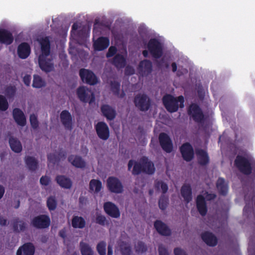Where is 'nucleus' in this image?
Instances as JSON below:
<instances>
[{
  "instance_id": "f257e3e1",
  "label": "nucleus",
  "mask_w": 255,
  "mask_h": 255,
  "mask_svg": "<svg viewBox=\"0 0 255 255\" xmlns=\"http://www.w3.org/2000/svg\"><path fill=\"white\" fill-rule=\"evenodd\" d=\"M162 102L166 110L171 113L177 112L179 107L183 108L184 107L183 96L175 98L170 94H166L163 97Z\"/></svg>"
},
{
  "instance_id": "f03ea898",
  "label": "nucleus",
  "mask_w": 255,
  "mask_h": 255,
  "mask_svg": "<svg viewBox=\"0 0 255 255\" xmlns=\"http://www.w3.org/2000/svg\"><path fill=\"white\" fill-rule=\"evenodd\" d=\"M187 112L188 114L192 117L195 123L203 126L206 118L199 105L192 104L189 107Z\"/></svg>"
},
{
  "instance_id": "7ed1b4c3",
  "label": "nucleus",
  "mask_w": 255,
  "mask_h": 255,
  "mask_svg": "<svg viewBox=\"0 0 255 255\" xmlns=\"http://www.w3.org/2000/svg\"><path fill=\"white\" fill-rule=\"evenodd\" d=\"M133 103L136 108L142 112L147 111L151 107V100L145 94H138L134 98Z\"/></svg>"
},
{
  "instance_id": "20e7f679",
  "label": "nucleus",
  "mask_w": 255,
  "mask_h": 255,
  "mask_svg": "<svg viewBox=\"0 0 255 255\" xmlns=\"http://www.w3.org/2000/svg\"><path fill=\"white\" fill-rule=\"evenodd\" d=\"M147 48L151 56L156 59L160 58L163 54L161 43L156 38H151L148 42Z\"/></svg>"
},
{
  "instance_id": "39448f33",
  "label": "nucleus",
  "mask_w": 255,
  "mask_h": 255,
  "mask_svg": "<svg viewBox=\"0 0 255 255\" xmlns=\"http://www.w3.org/2000/svg\"><path fill=\"white\" fill-rule=\"evenodd\" d=\"M235 165L242 173L245 175H250L252 171V167L249 160L246 157L237 155L235 160Z\"/></svg>"
},
{
  "instance_id": "423d86ee",
  "label": "nucleus",
  "mask_w": 255,
  "mask_h": 255,
  "mask_svg": "<svg viewBox=\"0 0 255 255\" xmlns=\"http://www.w3.org/2000/svg\"><path fill=\"white\" fill-rule=\"evenodd\" d=\"M77 95L79 99L84 103H93L95 100L94 93L85 87H79L77 90Z\"/></svg>"
},
{
  "instance_id": "0eeeda50",
  "label": "nucleus",
  "mask_w": 255,
  "mask_h": 255,
  "mask_svg": "<svg viewBox=\"0 0 255 255\" xmlns=\"http://www.w3.org/2000/svg\"><path fill=\"white\" fill-rule=\"evenodd\" d=\"M107 184L108 190L112 193L119 194L124 191L123 185L117 177H109L107 179Z\"/></svg>"
},
{
  "instance_id": "6e6552de",
  "label": "nucleus",
  "mask_w": 255,
  "mask_h": 255,
  "mask_svg": "<svg viewBox=\"0 0 255 255\" xmlns=\"http://www.w3.org/2000/svg\"><path fill=\"white\" fill-rule=\"evenodd\" d=\"M79 75L83 82L90 85H94L98 82L96 75L90 70L86 69H80Z\"/></svg>"
},
{
  "instance_id": "1a4fd4ad",
  "label": "nucleus",
  "mask_w": 255,
  "mask_h": 255,
  "mask_svg": "<svg viewBox=\"0 0 255 255\" xmlns=\"http://www.w3.org/2000/svg\"><path fill=\"white\" fill-rule=\"evenodd\" d=\"M160 145L163 150L167 153H170L173 149L172 141L170 136L165 132H161L158 135Z\"/></svg>"
},
{
  "instance_id": "9d476101",
  "label": "nucleus",
  "mask_w": 255,
  "mask_h": 255,
  "mask_svg": "<svg viewBox=\"0 0 255 255\" xmlns=\"http://www.w3.org/2000/svg\"><path fill=\"white\" fill-rule=\"evenodd\" d=\"M95 129L98 137L103 140H107L110 137V129L107 124L104 122H99L95 126Z\"/></svg>"
},
{
  "instance_id": "9b49d317",
  "label": "nucleus",
  "mask_w": 255,
  "mask_h": 255,
  "mask_svg": "<svg viewBox=\"0 0 255 255\" xmlns=\"http://www.w3.org/2000/svg\"><path fill=\"white\" fill-rule=\"evenodd\" d=\"M47 56L39 55L38 64L40 69L46 73L50 72L54 70V66L52 58H47Z\"/></svg>"
},
{
  "instance_id": "f8f14e48",
  "label": "nucleus",
  "mask_w": 255,
  "mask_h": 255,
  "mask_svg": "<svg viewBox=\"0 0 255 255\" xmlns=\"http://www.w3.org/2000/svg\"><path fill=\"white\" fill-rule=\"evenodd\" d=\"M104 210L109 216L114 218H118L121 213L118 207L112 202L108 201L104 203Z\"/></svg>"
},
{
  "instance_id": "ddd939ff",
  "label": "nucleus",
  "mask_w": 255,
  "mask_h": 255,
  "mask_svg": "<svg viewBox=\"0 0 255 255\" xmlns=\"http://www.w3.org/2000/svg\"><path fill=\"white\" fill-rule=\"evenodd\" d=\"M180 150L184 160L188 162L193 159L194 155V149L190 143H183L180 147Z\"/></svg>"
},
{
  "instance_id": "4468645a",
  "label": "nucleus",
  "mask_w": 255,
  "mask_h": 255,
  "mask_svg": "<svg viewBox=\"0 0 255 255\" xmlns=\"http://www.w3.org/2000/svg\"><path fill=\"white\" fill-rule=\"evenodd\" d=\"M61 122L65 129L71 130L73 128L72 117L67 110H63L60 115Z\"/></svg>"
},
{
  "instance_id": "2eb2a0df",
  "label": "nucleus",
  "mask_w": 255,
  "mask_h": 255,
  "mask_svg": "<svg viewBox=\"0 0 255 255\" xmlns=\"http://www.w3.org/2000/svg\"><path fill=\"white\" fill-rule=\"evenodd\" d=\"M138 69L142 76L149 75L152 71V64L149 60L144 59L141 61L138 65Z\"/></svg>"
},
{
  "instance_id": "dca6fc26",
  "label": "nucleus",
  "mask_w": 255,
  "mask_h": 255,
  "mask_svg": "<svg viewBox=\"0 0 255 255\" xmlns=\"http://www.w3.org/2000/svg\"><path fill=\"white\" fill-rule=\"evenodd\" d=\"M142 167V173L149 175L153 174L155 171L154 164L148 157L143 156L140 158Z\"/></svg>"
},
{
  "instance_id": "f3484780",
  "label": "nucleus",
  "mask_w": 255,
  "mask_h": 255,
  "mask_svg": "<svg viewBox=\"0 0 255 255\" xmlns=\"http://www.w3.org/2000/svg\"><path fill=\"white\" fill-rule=\"evenodd\" d=\"M101 111L103 116L109 121L114 120L117 115L116 110L107 104H104L101 106Z\"/></svg>"
},
{
  "instance_id": "a211bd4d",
  "label": "nucleus",
  "mask_w": 255,
  "mask_h": 255,
  "mask_svg": "<svg viewBox=\"0 0 255 255\" xmlns=\"http://www.w3.org/2000/svg\"><path fill=\"white\" fill-rule=\"evenodd\" d=\"M196 203L199 214L202 216H205L207 213L208 209L204 196L202 195H198L196 198Z\"/></svg>"
},
{
  "instance_id": "6ab92c4d",
  "label": "nucleus",
  "mask_w": 255,
  "mask_h": 255,
  "mask_svg": "<svg viewBox=\"0 0 255 255\" xmlns=\"http://www.w3.org/2000/svg\"><path fill=\"white\" fill-rule=\"evenodd\" d=\"M13 118L16 124L24 127L26 124V117L23 112L19 108H14L12 111Z\"/></svg>"
},
{
  "instance_id": "aec40b11",
  "label": "nucleus",
  "mask_w": 255,
  "mask_h": 255,
  "mask_svg": "<svg viewBox=\"0 0 255 255\" xmlns=\"http://www.w3.org/2000/svg\"><path fill=\"white\" fill-rule=\"evenodd\" d=\"M110 40L108 37L101 36L99 37L94 43L93 46L95 50L102 51L108 47Z\"/></svg>"
},
{
  "instance_id": "412c9836",
  "label": "nucleus",
  "mask_w": 255,
  "mask_h": 255,
  "mask_svg": "<svg viewBox=\"0 0 255 255\" xmlns=\"http://www.w3.org/2000/svg\"><path fill=\"white\" fill-rule=\"evenodd\" d=\"M68 161L73 166L78 168H84L86 165L85 161L79 155H70L68 157Z\"/></svg>"
},
{
  "instance_id": "4be33fe9",
  "label": "nucleus",
  "mask_w": 255,
  "mask_h": 255,
  "mask_svg": "<svg viewBox=\"0 0 255 255\" xmlns=\"http://www.w3.org/2000/svg\"><path fill=\"white\" fill-rule=\"evenodd\" d=\"M111 63L118 69L124 68L127 64L126 57L121 54H116L111 60Z\"/></svg>"
},
{
  "instance_id": "5701e85b",
  "label": "nucleus",
  "mask_w": 255,
  "mask_h": 255,
  "mask_svg": "<svg viewBox=\"0 0 255 255\" xmlns=\"http://www.w3.org/2000/svg\"><path fill=\"white\" fill-rule=\"evenodd\" d=\"M41 46L40 55L49 56L50 52V42L49 36H45L39 40Z\"/></svg>"
},
{
  "instance_id": "b1692460",
  "label": "nucleus",
  "mask_w": 255,
  "mask_h": 255,
  "mask_svg": "<svg viewBox=\"0 0 255 255\" xmlns=\"http://www.w3.org/2000/svg\"><path fill=\"white\" fill-rule=\"evenodd\" d=\"M30 53V47L29 45L26 42L20 44L17 48V54L19 58L26 59Z\"/></svg>"
},
{
  "instance_id": "393cba45",
  "label": "nucleus",
  "mask_w": 255,
  "mask_h": 255,
  "mask_svg": "<svg viewBox=\"0 0 255 255\" xmlns=\"http://www.w3.org/2000/svg\"><path fill=\"white\" fill-rule=\"evenodd\" d=\"M13 37L12 33L4 29H0V42L9 45L13 42Z\"/></svg>"
},
{
  "instance_id": "a878e982",
  "label": "nucleus",
  "mask_w": 255,
  "mask_h": 255,
  "mask_svg": "<svg viewBox=\"0 0 255 255\" xmlns=\"http://www.w3.org/2000/svg\"><path fill=\"white\" fill-rule=\"evenodd\" d=\"M133 166L132 170V174L133 175H137L142 172V167L141 162L135 161L133 160L130 159L129 160L128 164V170H130Z\"/></svg>"
},
{
  "instance_id": "bb28decb",
  "label": "nucleus",
  "mask_w": 255,
  "mask_h": 255,
  "mask_svg": "<svg viewBox=\"0 0 255 255\" xmlns=\"http://www.w3.org/2000/svg\"><path fill=\"white\" fill-rule=\"evenodd\" d=\"M34 251L33 245L31 243H26L18 249L16 255H33Z\"/></svg>"
},
{
  "instance_id": "cd10ccee",
  "label": "nucleus",
  "mask_w": 255,
  "mask_h": 255,
  "mask_svg": "<svg viewBox=\"0 0 255 255\" xmlns=\"http://www.w3.org/2000/svg\"><path fill=\"white\" fill-rule=\"evenodd\" d=\"M197 160L198 163L201 166H205L209 162V157L207 152L202 149H199L196 150Z\"/></svg>"
},
{
  "instance_id": "c85d7f7f",
  "label": "nucleus",
  "mask_w": 255,
  "mask_h": 255,
  "mask_svg": "<svg viewBox=\"0 0 255 255\" xmlns=\"http://www.w3.org/2000/svg\"><path fill=\"white\" fill-rule=\"evenodd\" d=\"M181 194L184 201L189 203L192 199V189L189 184H184L181 188Z\"/></svg>"
},
{
  "instance_id": "c756f323",
  "label": "nucleus",
  "mask_w": 255,
  "mask_h": 255,
  "mask_svg": "<svg viewBox=\"0 0 255 255\" xmlns=\"http://www.w3.org/2000/svg\"><path fill=\"white\" fill-rule=\"evenodd\" d=\"M55 180L59 186L63 188L70 189L72 187V181L64 175H57Z\"/></svg>"
},
{
  "instance_id": "7c9ffc66",
  "label": "nucleus",
  "mask_w": 255,
  "mask_h": 255,
  "mask_svg": "<svg viewBox=\"0 0 255 255\" xmlns=\"http://www.w3.org/2000/svg\"><path fill=\"white\" fill-rule=\"evenodd\" d=\"M216 187L220 195L226 196L228 191V186L226 183L225 179L219 177L216 182Z\"/></svg>"
},
{
  "instance_id": "2f4dec72",
  "label": "nucleus",
  "mask_w": 255,
  "mask_h": 255,
  "mask_svg": "<svg viewBox=\"0 0 255 255\" xmlns=\"http://www.w3.org/2000/svg\"><path fill=\"white\" fill-rule=\"evenodd\" d=\"M203 240L210 246H215L217 245V239L216 237L211 233L206 232L202 235Z\"/></svg>"
},
{
  "instance_id": "473e14b6",
  "label": "nucleus",
  "mask_w": 255,
  "mask_h": 255,
  "mask_svg": "<svg viewBox=\"0 0 255 255\" xmlns=\"http://www.w3.org/2000/svg\"><path fill=\"white\" fill-rule=\"evenodd\" d=\"M9 143L11 150L16 153H19L22 150L21 142L16 138L10 137L9 139Z\"/></svg>"
},
{
  "instance_id": "72a5a7b5",
  "label": "nucleus",
  "mask_w": 255,
  "mask_h": 255,
  "mask_svg": "<svg viewBox=\"0 0 255 255\" xmlns=\"http://www.w3.org/2000/svg\"><path fill=\"white\" fill-rule=\"evenodd\" d=\"M25 163L29 170L35 171L38 167L37 160L32 156H27L25 157Z\"/></svg>"
},
{
  "instance_id": "f704fd0d",
  "label": "nucleus",
  "mask_w": 255,
  "mask_h": 255,
  "mask_svg": "<svg viewBox=\"0 0 255 255\" xmlns=\"http://www.w3.org/2000/svg\"><path fill=\"white\" fill-rule=\"evenodd\" d=\"M65 157L66 154L62 152L59 153L58 155L55 153H49L47 155L48 161L53 164L59 162L60 158H65Z\"/></svg>"
},
{
  "instance_id": "c9c22d12",
  "label": "nucleus",
  "mask_w": 255,
  "mask_h": 255,
  "mask_svg": "<svg viewBox=\"0 0 255 255\" xmlns=\"http://www.w3.org/2000/svg\"><path fill=\"white\" fill-rule=\"evenodd\" d=\"M157 231L161 235L168 236L171 233L170 229L166 224H154Z\"/></svg>"
},
{
  "instance_id": "e433bc0d",
  "label": "nucleus",
  "mask_w": 255,
  "mask_h": 255,
  "mask_svg": "<svg viewBox=\"0 0 255 255\" xmlns=\"http://www.w3.org/2000/svg\"><path fill=\"white\" fill-rule=\"evenodd\" d=\"M80 248L82 255H94L93 251L87 243L81 242Z\"/></svg>"
},
{
  "instance_id": "4c0bfd02",
  "label": "nucleus",
  "mask_w": 255,
  "mask_h": 255,
  "mask_svg": "<svg viewBox=\"0 0 255 255\" xmlns=\"http://www.w3.org/2000/svg\"><path fill=\"white\" fill-rule=\"evenodd\" d=\"M46 85L45 81L39 75H34L32 87L35 88H40Z\"/></svg>"
},
{
  "instance_id": "58836bf2",
  "label": "nucleus",
  "mask_w": 255,
  "mask_h": 255,
  "mask_svg": "<svg viewBox=\"0 0 255 255\" xmlns=\"http://www.w3.org/2000/svg\"><path fill=\"white\" fill-rule=\"evenodd\" d=\"M102 184L101 181L97 179H92L89 184V188L91 190H94L95 192L98 193L101 190Z\"/></svg>"
},
{
  "instance_id": "ea45409f",
  "label": "nucleus",
  "mask_w": 255,
  "mask_h": 255,
  "mask_svg": "<svg viewBox=\"0 0 255 255\" xmlns=\"http://www.w3.org/2000/svg\"><path fill=\"white\" fill-rule=\"evenodd\" d=\"M31 223H50V219L47 215H40L34 217Z\"/></svg>"
},
{
  "instance_id": "a19ab883",
  "label": "nucleus",
  "mask_w": 255,
  "mask_h": 255,
  "mask_svg": "<svg viewBox=\"0 0 255 255\" xmlns=\"http://www.w3.org/2000/svg\"><path fill=\"white\" fill-rule=\"evenodd\" d=\"M154 187L158 191L159 190L160 187H161L163 194L166 193L168 189L167 184L162 181H156L154 184Z\"/></svg>"
},
{
  "instance_id": "79ce46f5",
  "label": "nucleus",
  "mask_w": 255,
  "mask_h": 255,
  "mask_svg": "<svg viewBox=\"0 0 255 255\" xmlns=\"http://www.w3.org/2000/svg\"><path fill=\"white\" fill-rule=\"evenodd\" d=\"M47 206L50 211L54 210L57 207V201L55 197L50 196L47 200Z\"/></svg>"
},
{
  "instance_id": "37998d69",
  "label": "nucleus",
  "mask_w": 255,
  "mask_h": 255,
  "mask_svg": "<svg viewBox=\"0 0 255 255\" xmlns=\"http://www.w3.org/2000/svg\"><path fill=\"white\" fill-rule=\"evenodd\" d=\"M168 204V198L164 195H162L158 201V206L159 208L162 210H165Z\"/></svg>"
},
{
  "instance_id": "c03bdc74",
  "label": "nucleus",
  "mask_w": 255,
  "mask_h": 255,
  "mask_svg": "<svg viewBox=\"0 0 255 255\" xmlns=\"http://www.w3.org/2000/svg\"><path fill=\"white\" fill-rule=\"evenodd\" d=\"M120 83L118 81H112L111 82V90L115 95L119 96L120 90Z\"/></svg>"
},
{
  "instance_id": "a18cd8bd",
  "label": "nucleus",
  "mask_w": 255,
  "mask_h": 255,
  "mask_svg": "<svg viewBox=\"0 0 255 255\" xmlns=\"http://www.w3.org/2000/svg\"><path fill=\"white\" fill-rule=\"evenodd\" d=\"M16 93V88L15 86H9L5 89V95L8 98H12L15 95Z\"/></svg>"
},
{
  "instance_id": "49530a36",
  "label": "nucleus",
  "mask_w": 255,
  "mask_h": 255,
  "mask_svg": "<svg viewBox=\"0 0 255 255\" xmlns=\"http://www.w3.org/2000/svg\"><path fill=\"white\" fill-rule=\"evenodd\" d=\"M120 249L121 253L123 255H130L131 253V249L129 246L124 242L122 243L120 245Z\"/></svg>"
},
{
  "instance_id": "de8ad7c7",
  "label": "nucleus",
  "mask_w": 255,
  "mask_h": 255,
  "mask_svg": "<svg viewBox=\"0 0 255 255\" xmlns=\"http://www.w3.org/2000/svg\"><path fill=\"white\" fill-rule=\"evenodd\" d=\"M8 108V103L6 98L0 95V110L5 111Z\"/></svg>"
},
{
  "instance_id": "09e8293b",
  "label": "nucleus",
  "mask_w": 255,
  "mask_h": 255,
  "mask_svg": "<svg viewBox=\"0 0 255 255\" xmlns=\"http://www.w3.org/2000/svg\"><path fill=\"white\" fill-rule=\"evenodd\" d=\"M29 120L31 127L34 129H37L39 125L37 116L34 114L30 115Z\"/></svg>"
},
{
  "instance_id": "8fccbe9b",
  "label": "nucleus",
  "mask_w": 255,
  "mask_h": 255,
  "mask_svg": "<svg viewBox=\"0 0 255 255\" xmlns=\"http://www.w3.org/2000/svg\"><path fill=\"white\" fill-rule=\"evenodd\" d=\"M106 243L104 242L99 243L97 247V251L100 255H106Z\"/></svg>"
},
{
  "instance_id": "3c124183",
  "label": "nucleus",
  "mask_w": 255,
  "mask_h": 255,
  "mask_svg": "<svg viewBox=\"0 0 255 255\" xmlns=\"http://www.w3.org/2000/svg\"><path fill=\"white\" fill-rule=\"evenodd\" d=\"M103 24L101 23L98 19H96L95 20L93 32L94 34H97L98 33L101 32V27L100 26H102Z\"/></svg>"
},
{
  "instance_id": "603ef678",
  "label": "nucleus",
  "mask_w": 255,
  "mask_h": 255,
  "mask_svg": "<svg viewBox=\"0 0 255 255\" xmlns=\"http://www.w3.org/2000/svg\"><path fill=\"white\" fill-rule=\"evenodd\" d=\"M146 251V247L144 244L141 242L138 243L135 246V251L138 254H141Z\"/></svg>"
},
{
  "instance_id": "864d4df0",
  "label": "nucleus",
  "mask_w": 255,
  "mask_h": 255,
  "mask_svg": "<svg viewBox=\"0 0 255 255\" xmlns=\"http://www.w3.org/2000/svg\"><path fill=\"white\" fill-rule=\"evenodd\" d=\"M117 52V48L116 47L112 46L109 48L108 51L106 54V56L107 58L113 57L116 54Z\"/></svg>"
},
{
  "instance_id": "5fc2aeb1",
  "label": "nucleus",
  "mask_w": 255,
  "mask_h": 255,
  "mask_svg": "<svg viewBox=\"0 0 255 255\" xmlns=\"http://www.w3.org/2000/svg\"><path fill=\"white\" fill-rule=\"evenodd\" d=\"M71 223H72V224H77V223L84 224V223H86V222L83 217L74 216L73 217Z\"/></svg>"
},
{
  "instance_id": "6e6d98bb",
  "label": "nucleus",
  "mask_w": 255,
  "mask_h": 255,
  "mask_svg": "<svg viewBox=\"0 0 255 255\" xmlns=\"http://www.w3.org/2000/svg\"><path fill=\"white\" fill-rule=\"evenodd\" d=\"M204 195H205V200H206L207 201H212V200H214L216 197H217V195L214 194V193H209L208 192H205V193H204Z\"/></svg>"
},
{
  "instance_id": "4d7b16f0",
  "label": "nucleus",
  "mask_w": 255,
  "mask_h": 255,
  "mask_svg": "<svg viewBox=\"0 0 255 255\" xmlns=\"http://www.w3.org/2000/svg\"><path fill=\"white\" fill-rule=\"evenodd\" d=\"M50 181V178L46 176H43L40 178V183L41 185L47 186Z\"/></svg>"
},
{
  "instance_id": "13d9d810",
  "label": "nucleus",
  "mask_w": 255,
  "mask_h": 255,
  "mask_svg": "<svg viewBox=\"0 0 255 255\" xmlns=\"http://www.w3.org/2000/svg\"><path fill=\"white\" fill-rule=\"evenodd\" d=\"M31 76L29 75H26L23 78V82L26 86H29L30 84Z\"/></svg>"
},
{
  "instance_id": "bf43d9fd",
  "label": "nucleus",
  "mask_w": 255,
  "mask_h": 255,
  "mask_svg": "<svg viewBox=\"0 0 255 255\" xmlns=\"http://www.w3.org/2000/svg\"><path fill=\"white\" fill-rule=\"evenodd\" d=\"M24 224H14L13 229L15 231L20 232L24 230Z\"/></svg>"
},
{
  "instance_id": "052dcab7",
  "label": "nucleus",
  "mask_w": 255,
  "mask_h": 255,
  "mask_svg": "<svg viewBox=\"0 0 255 255\" xmlns=\"http://www.w3.org/2000/svg\"><path fill=\"white\" fill-rule=\"evenodd\" d=\"M158 251L159 255H169L166 250L162 246L159 247Z\"/></svg>"
},
{
  "instance_id": "680f3d73",
  "label": "nucleus",
  "mask_w": 255,
  "mask_h": 255,
  "mask_svg": "<svg viewBox=\"0 0 255 255\" xmlns=\"http://www.w3.org/2000/svg\"><path fill=\"white\" fill-rule=\"evenodd\" d=\"M159 66L161 67H164L165 69H168L169 68V63L165 61L163 59L159 62Z\"/></svg>"
},
{
  "instance_id": "e2e57ef3",
  "label": "nucleus",
  "mask_w": 255,
  "mask_h": 255,
  "mask_svg": "<svg viewBox=\"0 0 255 255\" xmlns=\"http://www.w3.org/2000/svg\"><path fill=\"white\" fill-rule=\"evenodd\" d=\"M97 223H105L106 219L105 216L103 215L97 216L96 218Z\"/></svg>"
},
{
  "instance_id": "0e129e2a",
  "label": "nucleus",
  "mask_w": 255,
  "mask_h": 255,
  "mask_svg": "<svg viewBox=\"0 0 255 255\" xmlns=\"http://www.w3.org/2000/svg\"><path fill=\"white\" fill-rule=\"evenodd\" d=\"M174 254L175 255H187L185 251L180 248L175 249Z\"/></svg>"
},
{
  "instance_id": "69168bd1",
  "label": "nucleus",
  "mask_w": 255,
  "mask_h": 255,
  "mask_svg": "<svg viewBox=\"0 0 255 255\" xmlns=\"http://www.w3.org/2000/svg\"><path fill=\"white\" fill-rule=\"evenodd\" d=\"M36 228H46L48 227L49 224H33Z\"/></svg>"
},
{
  "instance_id": "338daca9",
  "label": "nucleus",
  "mask_w": 255,
  "mask_h": 255,
  "mask_svg": "<svg viewBox=\"0 0 255 255\" xmlns=\"http://www.w3.org/2000/svg\"><path fill=\"white\" fill-rule=\"evenodd\" d=\"M108 255H113V248L110 244L109 245L108 247Z\"/></svg>"
},
{
  "instance_id": "774afa93",
  "label": "nucleus",
  "mask_w": 255,
  "mask_h": 255,
  "mask_svg": "<svg viewBox=\"0 0 255 255\" xmlns=\"http://www.w3.org/2000/svg\"><path fill=\"white\" fill-rule=\"evenodd\" d=\"M171 67H172V71L173 72H175L177 71V64L175 62H173L171 64Z\"/></svg>"
}]
</instances>
